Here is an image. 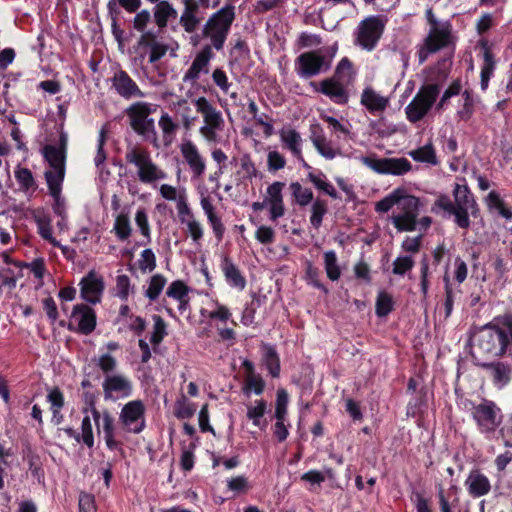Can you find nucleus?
Listing matches in <instances>:
<instances>
[{
    "instance_id": "38",
    "label": "nucleus",
    "mask_w": 512,
    "mask_h": 512,
    "mask_svg": "<svg viewBox=\"0 0 512 512\" xmlns=\"http://www.w3.org/2000/svg\"><path fill=\"white\" fill-rule=\"evenodd\" d=\"M399 196V202L396 203L402 213L419 214V198L407 193L404 188H396Z\"/></svg>"
},
{
    "instance_id": "51",
    "label": "nucleus",
    "mask_w": 512,
    "mask_h": 512,
    "mask_svg": "<svg viewBox=\"0 0 512 512\" xmlns=\"http://www.w3.org/2000/svg\"><path fill=\"white\" fill-rule=\"evenodd\" d=\"M153 332L150 337V342L153 345H159L167 336V324L164 319L159 315H153Z\"/></svg>"
},
{
    "instance_id": "59",
    "label": "nucleus",
    "mask_w": 512,
    "mask_h": 512,
    "mask_svg": "<svg viewBox=\"0 0 512 512\" xmlns=\"http://www.w3.org/2000/svg\"><path fill=\"white\" fill-rule=\"evenodd\" d=\"M96 361L97 367L102 371L105 377H107V375H113V372L117 368L116 358L109 353L100 355Z\"/></svg>"
},
{
    "instance_id": "27",
    "label": "nucleus",
    "mask_w": 512,
    "mask_h": 512,
    "mask_svg": "<svg viewBox=\"0 0 512 512\" xmlns=\"http://www.w3.org/2000/svg\"><path fill=\"white\" fill-rule=\"evenodd\" d=\"M483 370L489 372L495 385L500 387L507 385L512 378V366L501 361L479 363Z\"/></svg>"
},
{
    "instance_id": "39",
    "label": "nucleus",
    "mask_w": 512,
    "mask_h": 512,
    "mask_svg": "<svg viewBox=\"0 0 512 512\" xmlns=\"http://www.w3.org/2000/svg\"><path fill=\"white\" fill-rule=\"evenodd\" d=\"M307 178L316 189L324 192L333 199L339 198L337 190L329 181H327L326 175L322 171H318V173L309 172Z\"/></svg>"
},
{
    "instance_id": "49",
    "label": "nucleus",
    "mask_w": 512,
    "mask_h": 512,
    "mask_svg": "<svg viewBox=\"0 0 512 512\" xmlns=\"http://www.w3.org/2000/svg\"><path fill=\"white\" fill-rule=\"evenodd\" d=\"M167 279L162 274H155L150 278L149 286L145 291V296L150 301H155L160 296L163 288L165 287Z\"/></svg>"
},
{
    "instance_id": "63",
    "label": "nucleus",
    "mask_w": 512,
    "mask_h": 512,
    "mask_svg": "<svg viewBox=\"0 0 512 512\" xmlns=\"http://www.w3.org/2000/svg\"><path fill=\"white\" fill-rule=\"evenodd\" d=\"M196 448V444L191 442L188 447H184L182 449L181 458H180V466L184 472H189L194 467V450Z\"/></svg>"
},
{
    "instance_id": "46",
    "label": "nucleus",
    "mask_w": 512,
    "mask_h": 512,
    "mask_svg": "<svg viewBox=\"0 0 512 512\" xmlns=\"http://www.w3.org/2000/svg\"><path fill=\"white\" fill-rule=\"evenodd\" d=\"M418 214L400 213L392 217V223L398 231H414Z\"/></svg>"
},
{
    "instance_id": "18",
    "label": "nucleus",
    "mask_w": 512,
    "mask_h": 512,
    "mask_svg": "<svg viewBox=\"0 0 512 512\" xmlns=\"http://www.w3.org/2000/svg\"><path fill=\"white\" fill-rule=\"evenodd\" d=\"M80 296L90 304L101 302V298L105 289V282L101 275L95 270H90L80 281Z\"/></svg>"
},
{
    "instance_id": "9",
    "label": "nucleus",
    "mask_w": 512,
    "mask_h": 512,
    "mask_svg": "<svg viewBox=\"0 0 512 512\" xmlns=\"http://www.w3.org/2000/svg\"><path fill=\"white\" fill-rule=\"evenodd\" d=\"M332 58L333 54L328 57L321 54L320 50L304 52L296 58L295 70L301 78L309 79L329 70Z\"/></svg>"
},
{
    "instance_id": "34",
    "label": "nucleus",
    "mask_w": 512,
    "mask_h": 512,
    "mask_svg": "<svg viewBox=\"0 0 512 512\" xmlns=\"http://www.w3.org/2000/svg\"><path fill=\"white\" fill-rule=\"evenodd\" d=\"M361 104L364 105L370 113L384 111L388 105V100L377 94L372 88H365L361 95Z\"/></svg>"
},
{
    "instance_id": "56",
    "label": "nucleus",
    "mask_w": 512,
    "mask_h": 512,
    "mask_svg": "<svg viewBox=\"0 0 512 512\" xmlns=\"http://www.w3.org/2000/svg\"><path fill=\"white\" fill-rule=\"evenodd\" d=\"M82 401L84 406L82 408L83 413L90 412L94 422H98L99 410L96 407L97 395L94 392L84 391L82 393Z\"/></svg>"
},
{
    "instance_id": "12",
    "label": "nucleus",
    "mask_w": 512,
    "mask_h": 512,
    "mask_svg": "<svg viewBox=\"0 0 512 512\" xmlns=\"http://www.w3.org/2000/svg\"><path fill=\"white\" fill-rule=\"evenodd\" d=\"M362 163L381 175L402 176L411 171V162L404 157L400 158H378L376 154L364 156Z\"/></svg>"
},
{
    "instance_id": "14",
    "label": "nucleus",
    "mask_w": 512,
    "mask_h": 512,
    "mask_svg": "<svg viewBox=\"0 0 512 512\" xmlns=\"http://www.w3.org/2000/svg\"><path fill=\"white\" fill-rule=\"evenodd\" d=\"M184 5V9L179 19V24L183 28V30L188 33H194L200 23L201 18L198 16L200 7L202 8H216L220 4V0H213L212 3L210 0H182Z\"/></svg>"
},
{
    "instance_id": "24",
    "label": "nucleus",
    "mask_w": 512,
    "mask_h": 512,
    "mask_svg": "<svg viewBox=\"0 0 512 512\" xmlns=\"http://www.w3.org/2000/svg\"><path fill=\"white\" fill-rule=\"evenodd\" d=\"M241 366L245 373L242 387L243 393L247 396H249L251 392L255 395L263 394L266 383L263 377L255 371L254 363L248 359H244Z\"/></svg>"
},
{
    "instance_id": "20",
    "label": "nucleus",
    "mask_w": 512,
    "mask_h": 512,
    "mask_svg": "<svg viewBox=\"0 0 512 512\" xmlns=\"http://www.w3.org/2000/svg\"><path fill=\"white\" fill-rule=\"evenodd\" d=\"M111 82L115 91L125 99L143 98L146 96L130 75L122 69L114 73Z\"/></svg>"
},
{
    "instance_id": "35",
    "label": "nucleus",
    "mask_w": 512,
    "mask_h": 512,
    "mask_svg": "<svg viewBox=\"0 0 512 512\" xmlns=\"http://www.w3.org/2000/svg\"><path fill=\"white\" fill-rule=\"evenodd\" d=\"M280 139L299 161H303L302 139L299 132L292 128L282 129L280 131Z\"/></svg>"
},
{
    "instance_id": "43",
    "label": "nucleus",
    "mask_w": 512,
    "mask_h": 512,
    "mask_svg": "<svg viewBox=\"0 0 512 512\" xmlns=\"http://www.w3.org/2000/svg\"><path fill=\"white\" fill-rule=\"evenodd\" d=\"M463 103L457 110L456 116L460 121L468 122L475 112V101L471 90H464L462 93Z\"/></svg>"
},
{
    "instance_id": "60",
    "label": "nucleus",
    "mask_w": 512,
    "mask_h": 512,
    "mask_svg": "<svg viewBox=\"0 0 512 512\" xmlns=\"http://www.w3.org/2000/svg\"><path fill=\"white\" fill-rule=\"evenodd\" d=\"M414 265L415 262L411 256H399L393 262L392 273L394 275L403 276L411 271Z\"/></svg>"
},
{
    "instance_id": "48",
    "label": "nucleus",
    "mask_w": 512,
    "mask_h": 512,
    "mask_svg": "<svg viewBox=\"0 0 512 512\" xmlns=\"http://www.w3.org/2000/svg\"><path fill=\"white\" fill-rule=\"evenodd\" d=\"M113 231L120 241H125L131 236L132 228L126 213H120L116 217Z\"/></svg>"
},
{
    "instance_id": "55",
    "label": "nucleus",
    "mask_w": 512,
    "mask_h": 512,
    "mask_svg": "<svg viewBox=\"0 0 512 512\" xmlns=\"http://www.w3.org/2000/svg\"><path fill=\"white\" fill-rule=\"evenodd\" d=\"M15 178L22 190L28 191L36 189V182L32 172L28 168H18L15 170Z\"/></svg>"
},
{
    "instance_id": "25",
    "label": "nucleus",
    "mask_w": 512,
    "mask_h": 512,
    "mask_svg": "<svg viewBox=\"0 0 512 512\" xmlns=\"http://www.w3.org/2000/svg\"><path fill=\"white\" fill-rule=\"evenodd\" d=\"M285 187L284 182L276 181L267 187V197L265 202L269 205L270 220L276 221L285 214V205L282 190Z\"/></svg>"
},
{
    "instance_id": "33",
    "label": "nucleus",
    "mask_w": 512,
    "mask_h": 512,
    "mask_svg": "<svg viewBox=\"0 0 512 512\" xmlns=\"http://www.w3.org/2000/svg\"><path fill=\"white\" fill-rule=\"evenodd\" d=\"M262 351V361L266 366L269 374L273 378H278L280 376L281 371L280 358L278 352L276 351L273 345L268 343L262 344Z\"/></svg>"
},
{
    "instance_id": "54",
    "label": "nucleus",
    "mask_w": 512,
    "mask_h": 512,
    "mask_svg": "<svg viewBox=\"0 0 512 512\" xmlns=\"http://www.w3.org/2000/svg\"><path fill=\"white\" fill-rule=\"evenodd\" d=\"M425 408H427L426 392L421 390L419 395L408 402L406 414L408 417H416Z\"/></svg>"
},
{
    "instance_id": "15",
    "label": "nucleus",
    "mask_w": 512,
    "mask_h": 512,
    "mask_svg": "<svg viewBox=\"0 0 512 512\" xmlns=\"http://www.w3.org/2000/svg\"><path fill=\"white\" fill-rule=\"evenodd\" d=\"M197 112L201 113L205 126L200 128V132L208 139L215 138V130L219 129L223 123L222 114L205 97H199L194 102Z\"/></svg>"
},
{
    "instance_id": "21",
    "label": "nucleus",
    "mask_w": 512,
    "mask_h": 512,
    "mask_svg": "<svg viewBox=\"0 0 512 512\" xmlns=\"http://www.w3.org/2000/svg\"><path fill=\"white\" fill-rule=\"evenodd\" d=\"M99 415L102 416L98 418V422H94L97 433H103L105 444L110 451L118 450L122 443L115 438V418L107 409L99 412Z\"/></svg>"
},
{
    "instance_id": "40",
    "label": "nucleus",
    "mask_w": 512,
    "mask_h": 512,
    "mask_svg": "<svg viewBox=\"0 0 512 512\" xmlns=\"http://www.w3.org/2000/svg\"><path fill=\"white\" fill-rule=\"evenodd\" d=\"M409 156L416 162L427 163L433 166L439 164L436 151L432 143H428L422 147L410 151Z\"/></svg>"
},
{
    "instance_id": "44",
    "label": "nucleus",
    "mask_w": 512,
    "mask_h": 512,
    "mask_svg": "<svg viewBox=\"0 0 512 512\" xmlns=\"http://www.w3.org/2000/svg\"><path fill=\"white\" fill-rule=\"evenodd\" d=\"M158 125L163 133L164 144L166 146L170 145L178 130V124L173 121L168 113H163L158 121Z\"/></svg>"
},
{
    "instance_id": "57",
    "label": "nucleus",
    "mask_w": 512,
    "mask_h": 512,
    "mask_svg": "<svg viewBox=\"0 0 512 512\" xmlns=\"http://www.w3.org/2000/svg\"><path fill=\"white\" fill-rule=\"evenodd\" d=\"M80 442L86 445L88 448L94 447V434L91 419L88 415H86L82 419L81 423V433H79Z\"/></svg>"
},
{
    "instance_id": "8",
    "label": "nucleus",
    "mask_w": 512,
    "mask_h": 512,
    "mask_svg": "<svg viewBox=\"0 0 512 512\" xmlns=\"http://www.w3.org/2000/svg\"><path fill=\"white\" fill-rule=\"evenodd\" d=\"M472 418L480 433L491 435L503 421L501 408L491 400L483 399L481 403L472 407Z\"/></svg>"
},
{
    "instance_id": "23",
    "label": "nucleus",
    "mask_w": 512,
    "mask_h": 512,
    "mask_svg": "<svg viewBox=\"0 0 512 512\" xmlns=\"http://www.w3.org/2000/svg\"><path fill=\"white\" fill-rule=\"evenodd\" d=\"M464 485L469 496L474 499L488 495L492 489L489 478L478 468L469 472Z\"/></svg>"
},
{
    "instance_id": "28",
    "label": "nucleus",
    "mask_w": 512,
    "mask_h": 512,
    "mask_svg": "<svg viewBox=\"0 0 512 512\" xmlns=\"http://www.w3.org/2000/svg\"><path fill=\"white\" fill-rule=\"evenodd\" d=\"M310 139L317 152L325 159L332 160L341 155L340 150L334 148L332 142L327 140L323 129L319 125L312 127Z\"/></svg>"
},
{
    "instance_id": "50",
    "label": "nucleus",
    "mask_w": 512,
    "mask_h": 512,
    "mask_svg": "<svg viewBox=\"0 0 512 512\" xmlns=\"http://www.w3.org/2000/svg\"><path fill=\"white\" fill-rule=\"evenodd\" d=\"M327 212L328 207L325 200L318 198L313 202L311 207L310 223L315 229L321 227L323 218Z\"/></svg>"
},
{
    "instance_id": "61",
    "label": "nucleus",
    "mask_w": 512,
    "mask_h": 512,
    "mask_svg": "<svg viewBox=\"0 0 512 512\" xmlns=\"http://www.w3.org/2000/svg\"><path fill=\"white\" fill-rule=\"evenodd\" d=\"M189 293V287L182 280L173 281L167 288L166 295L175 300L186 298Z\"/></svg>"
},
{
    "instance_id": "6",
    "label": "nucleus",
    "mask_w": 512,
    "mask_h": 512,
    "mask_svg": "<svg viewBox=\"0 0 512 512\" xmlns=\"http://www.w3.org/2000/svg\"><path fill=\"white\" fill-rule=\"evenodd\" d=\"M440 91L441 85L439 83L422 85L412 101L405 108L408 121L417 123L422 120L433 107Z\"/></svg>"
},
{
    "instance_id": "13",
    "label": "nucleus",
    "mask_w": 512,
    "mask_h": 512,
    "mask_svg": "<svg viewBox=\"0 0 512 512\" xmlns=\"http://www.w3.org/2000/svg\"><path fill=\"white\" fill-rule=\"evenodd\" d=\"M119 420L127 433H141L145 428L144 403L141 400L126 403L121 409Z\"/></svg>"
},
{
    "instance_id": "36",
    "label": "nucleus",
    "mask_w": 512,
    "mask_h": 512,
    "mask_svg": "<svg viewBox=\"0 0 512 512\" xmlns=\"http://www.w3.org/2000/svg\"><path fill=\"white\" fill-rule=\"evenodd\" d=\"M484 201L490 211L496 210L505 220H512V208L505 203L498 192L490 191Z\"/></svg>"
},
{
    "instance_id": "10",
    "label": "nucleus",
    "mask_w": 512,
    "mask_h": 512,
    "mask_svg": "<svg viewBox=\"0 0 512 512\" xmlns=\"http://www.w3.org/2000/svg\"><path fill=\"white\" fill-rule=\"evenodd\" d=\"M386 25L383 16L373 15L362 20L357 28V43L367 51H372L381 39Z\"/></svg>"
},
{
    "instance_id": "52",
    "label": "nucleus",
    "mask_w": 512,
    "mask_h": 512,
    "mask_svg": "<svg viewBox=\"0 0 512 512\" xmlns=\"http://www.w3.org/2000/svg\"><path fill=\"white\" fill-rule=\"evenodd\" d=\"M289 395L284 388H279L276 392L275 418L276 420H286Z\"/></svg>"
},
{
    "instance_id": "19",
    "label": "nucleus",
    "mask_w": 512,
    "mask_h": 512,
    "mask_svg": "<svg viewBox=\"0 0 512 512\" xmlns=\"http://www.w3.org/2000/svg\"><path fill=\"white\" fill-rule=\"evenodd\" d=\"M67 146V134L61 131L57 145L47 144L42 148L43 158L50 169L66 168Z\"/></svg>"
},
{
    "instance_id": "32",
    "label": "nucleus",
    "mask_w": 512,
    "mask_h": 512,
    "mask_svg": "<svg viewBox=\"0 0 512 512\" xmlns=\"http://www.w3.org/2000/svg\"><path fill=\"white\" fill-rule=\"evenodd\" d=\"M496 61L491 49L485 44L483 45V64L480 73L481 89L485 91L489 86V81L494 74Z\"/></svg>"
},
{
    "instance_id": "3",
    "label": "nucleus",
    "mask_w": 512,
    "mask_h": 512,
    "mask_svg": "<svg viewBox=\"0 0 512 512\" xmlns=\"http://www.w3.org/2000/svg\"><path fill=\"white\" fill-rule=\"evenodd\" d=\"M156 111V105L137 101L126 108L125 113L129 120L131 129L145 141L150 142L153 147L159 148V139L156 132L155 121L151 114Z\"/></svg>"
},
{
    "instance_id": "64",
    "label": "nucleus",
    "mask_w": 512,
    "mask_h": 512,
    "mask_svg": "<svg viewBox=\"0 0 512 512\" xmlns=\"http://www.w3.org/2000/svg\"><path fill=\"white\" fill-rule=\"evenodd\" d=\"M138 266L142 272H151L156 268V256L152 249L147 248L141 252V258L138 261Z\"/></svg>"
},
{
    "instance_id": "2",
    "label": "nucleus",
    "mask_w": 512,
    "mask_h": 512,
    "mask_svg": "<svg viewBox=\"0 0 512 512\" xmlns=\"http://www.w3.org/2000/svg\"><path fill=\"white\" fill-rule=\"evenodd\" d=\"M509 346V333L498 324L496 317L493 323L485 325L475 334L473 356H503Z\"/></svg>"
},
{
    "instance_id": "17",
    "label": "nucleus",
    "mask_w": 512,
    "mask_h": 512,
    "mask_svg": "<svg viewBox=\"0 0 512 512\" xmlns=\"http://www.w3.org/2000/svg\"><path fill=\"white\" fill-rule=\"evenodd\" d=\"M104 400L116 401L132 394L131 381L122 374L107 375L102 383Z\"/></svg>"
},
{
    "instance_id": "62",
    "label": "nucleus",
    "mask_w": 512,
    "mask_h": 512,
    "mask_svg": "<svg viewBox=\"0 0 512 512\" xmlns=\"http://www.w3.org/2000/svg\"><path fill=\"white\" fill-rule=\"evenodd\" d=\"M135 222L140 233L147 238V242L151 241V229L148 221V215L144 208H139L135 214Z\"/></svg>"
},
{
    "instance_id": "47",
    "label": "nucleus",
    "mask_w": 512,
    "mask_h": 512,
    "mask_svg": "<svg viewBox=\"0 0 512 512\" xmlns=\"http://www.w3.org/2000/svg\"><path fill=\"white\" fill-rule=\"evenodd\" d=\"M324 267L327 277L331 281H337L341 276V269L338 265L336 252L333 250L324 253Z\"/></svg>"
},
{
    "instance_id": "5",
    "label": "nucleus",
    "mask_w": 512,
    "mask_h": 512,
    "mask_svg": "<svg viewBox=\"0 0 512 512\" xmlns=\"http://www.w3.org/2000/svg\"><path fill=\"white\" fill-rule=\"evenodd\" d=\"M125 160L138 168L137 175L142 183H153L166 178V173L152 161L150 152L144 147H129Z\"/></svg>"
},
{
    "instance_id": "53",
    "label": "nucleus",
    "mask_w": 512,
    "mask_h": 512,
    "mask_svg": "<svg viewBox=\"0 0 512 512\" xmlns=\"http://www.w3.org/2000/svg\"><path fill=\"white\" fill-rule=\"evenodd\" d=\"M393 299L386 292H380L376 299L375 312L378 317H386L393 310Z\"/></svg>"
},
{
    "instance_id": "22",
    "label": "nucleus",
    "mask_w": 512,
    "mask_h": 512,
    "mask_svg": "<svg viewBox=\"0 0 512 512\" xmlns=\"http://www.w3.org/2000/svg\"><path fill=\"white\" fill-rule=\"evenodd\" d=\"M212 46L204 45L201 50L196 54L192 64L185 72L183 80L185 82L196 81L200 73L207 74L209 72V64L210 61L214 58L215 54L213 52Z\"/></svg>"
},
{
    "instance_id": "41",
    "label": "nucleus",
    "mask_w": 512,
    "mask_h": 512,
    "mask_svg": "<svg viewBox=\"0 0 512 512\" xmlns=\"http://www.w3.org/2000/svg\"><path fill=\"white\" fill-rule=\"evenodd\" d=\"M35 223L38 228V234L54 246H58V243L52 235L51 219L48 214L38 212L34 215Z\"/></svg>"
},
{
    "instance_id": "31",
    "label": "nucleus",
    "mask_w": 512,
    "mask_h": 512,
    "mask_svg": "<svg viewBox=\"0 0 512 512\" xmlns=\"http://www.w3.org/2000/svg\"><path fill=\"white\" fill-rule=\"evenodd\" d=\"M153 16L157 27L162 31L167 27L169 20L178 17V13L170 2L161 0L154 6Z\"/></svg>"
},
{
    "instance_id": "16",
    "label": "nucleus",
    "mask_w": 512,
    "mask_h": 512,
    "mask_svg": "<svg viewBox=\"0 0 512 512\" xmlns=\"http://www.w3.org/2000/svg\"><path fill=\"white\" fill-rule=\"evenodd\" d=\"M434 206L454 216V223L457 227L464 230L470 228V215L473 217V207L454 206L453 201L446 194H440L435 200Z\"/></svg>"
},
{
    "instance_id": "37",
    "label": "nucleus",
    "mask_w": 512,
    "mask_h": 512,
    "mask_svg": "<svg viewBox=\"0 0 512 512\" xmlns=\"http://www.w3.org/2000/svg\"><path fill=\"white\" fill-rule=\"evenodd\" d=\"M66 175V168L49 169L44 172V178L50 195L62 192V186Z\"/></svg>"
},
{
    "instance_id": "29",
    "label": "nucleus",
    "mask_w": 512,
    "mask_h": 512,
    "mask_svg": "<svg viewBox=\"0 0 512 512\" xmlns=\"http://www.w3.org/2000/svg\"><path fill=\"white\" fill-rule=\"evenodd\" d=\"M227 284L240 291L244 290L247 284L245 276L229 256H224L220 264Z\"/></svg>"
},
{
    "instance_id": "7",
    "label": "nucleus",
    "mask_w": 512,
    "mask_h": 512,
    "mask_svg": "<svg viewBox=\"0 0 512 512\" xmlns=\"http://www.w3.org/2000/svg\"><path fill=\"white\" fill-rule=\"evenodd\" d=\"M453 44L452 24L449 21L442 22V25L430 27L423 44L417 51L419 64L425 63L430 54L436 53Z\"/></svg>"
},
{
    "instance_id": "45",
    "label": "nucleus",
    "mask_w": 512,
    "mask_h": 512,
    "mask_svg": "<svg viewBox=\"0 0 512 512\" xmlns=\"http://www.w3.org/2000/svg\"><path fill=\"white\" fill-rule=\"evenodd\" d=\"M295 202L301 206H307L313 200V192L310 188H304L299 182H291L289 185Z\"/></svg>"
},
{
    "instance_id": "30",
    "label": "nucleus",
    "mask_w": 512,
    "mask_h": 512,
    "mask_svg": "<svg viewBox=\"0 0 512 512\" xmlns=\"http://www.w3.org/2000/svg\"><path fill=\"white\" fill-rule=\"evenodd\" d=\"M452 194L454 206L473 207V218H477L480 215V207L467 184L455 183Z\"/></svg>"
},
{
    "instance_id": "1",
    "label": "nucleus",
    "mask_w": 512,
    "mask_h": 512,
    "mask_svg": "<svg viewBox=\"0 0 512 512\" xmlns=\"http://www.w3.org/2000/svg\"><path fill=\"white\" fill-rule=\"evenodd\" d=\"M235 6L231 3L212 13L201 29V34L191 37V44L197 45L200 39L209 40L206 46H212L221 51L227 41L233 22L235 21Z\"/></svg>"
},
{
    "instance_id": "4",
    "label": "nucleus",
    "mask_w": 512,
    "mask_h": 512,
    "mask_svg": "<svg viewBox=\"0 0 512 512\" xmlns=\"http://www.w3.org/2000/svg\"><path fill=\"white\" fill-rule=\"evenodd\" d=\"M351 70V61L348 58L341 59L334 75L322 80L319 83V88H315L316 91L329 97L336 104H346L349 100V95L345 88V82L349 81Z\"/></svg>"
},
{
    "instance_id": "26",
    "label": "nucleus",
    "mask_w": 512,
    "mask_h": 512,
    "mask_svg": "<svg viewBox=\"0 0 512 512\" xmlns=\"http://www.w3.org/2000/svg\"><path fill=\"white\" fill-rule=\"evenodd\" d=\"M180 151L186 163L190 167L193 176L196 178L201 177L206 169L204 158L200 155L196 145L191 141H186L181 144Z\"/></svg>"
},
{
    "instance_id": "11",
    "label": "nucleus",
    "mask_w": 512,
    "mask_h": 512,
    "mask_svg": "<svg viewBox=\"0 0 512 512\" xmlns=\"http://www.w3.org/2000/svg\"><path fill=\"white\" fill-rule=\"evenodd\" d=\"M71 321L66 325L64 320L59 322L61 327H67L69 331L82 335H90L96 328L97 315L95 310L88 304H76L71 312Z\"/></svg>"
},
{
    "instance_id": "58",
    "label": "nucleus",
    "mask_w": 512,
    "mask_h": 512,
    "mask_svg": "<svg viewBox=\"0 0 512 512\" xmlns=\"http://www.w3.org/2000/svg\"><path fill=\"white\" fill-rule=\"evenodd\" d=\"M47 400L51 404V411L53 417H57L59 410L64 407V395L58 387L51 389L47 395Z\"/></svg>"
},
{
    "instance_id": "42",
    "label": "nucleus",
    "mask_w": 512,
    "mask_h": 512,
    "mask_svg": "<svg viewBox=\"0 0 512 512\" xmlns=\"http://www.w3.org/2000/svg\"><path fill=\"white\" fill-rule=\"evenodd\" d=\"M267 410V402L264 399H259L255 401L254 406H249L247 408V417L252 420L254 426L263 429L267 425V421H262V417L265 415Z\"/></svg>"
}]
</instances>
